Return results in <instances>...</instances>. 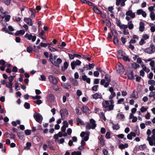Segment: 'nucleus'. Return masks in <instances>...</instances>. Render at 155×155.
I'll list each match as a JSON object with an SVG mask.
<instances>
[{
	"mask_svg": "<svg viewBox=\"0 0 155 155\" xmlns=\"http://www.w3.org/2000/svg\"><path fill=\"white\" fill-rule=\"evenodd\" d=\"M90 123H88L86 126V129L87 130H90L91 129H94L96 126L95 120L93 119H91L90 120Z\"/></svg>",
	"mask_w": 155,
	"mask_h": 155,
	"instance_id": "f257e3e1",
	"label": "nucleus"
},
{
	"mask_svg": "<svg viewBox=\"0 0 155 155\" xmlns=\"http://www.w3.org/2000/svg\"><path fill=\"white\" fill-rule=\"evenodd\" d=\"M144 51L149 54L153 53L155 51V47L153 44H151L149 47L145 49Z\"/></svg>",
	"mask_w": 155,
	"mask_h": 155,
	"instance_id": "f03ea898",
	"label": "nucleus"
},
{
	"mask_svg": "<svg viewBox=\"0 0 155 155\" xmlns=\"http://www.w3.org/2000/svg\"><path fill=\"white\" fill-rule=\"evenodd\" d=\"M33 117L37 122L40 124L41 123L43 118L41 115L39 113L35 112L34 114Z\"/></svg>",
	"mask_w": 155,
	"mask_h": 155,
	"instance_id": "7ed1b4c3",
	"label": "nucleus"
},
{
	"mask_svg": "<svg viewBox=\"0 0 155 155\" xmlns=\"http://www.w3.org/2000/svg\"><path fill=\"white\" fill-rule=\"evenodd\" d=\"M126 74L128 79L130 80L134 79V77L133 74V70L129 68H127L126 72Z\"/></svg>",
	"mask_w": 155,
	"mask_h": 155,
	"instance_id": "20e7f679",
	"label": "nucleus"
},
{
	"mask_svg": "<svg viewBox=\"0 0 155 155\" xmlns=\"http://www.w3.org/2000/svg\"><path fill=\"white\" fill-rule=\"evenodd\" d=\"M102 105L104 108V110L105 112L107 111H109L108 108L110 106V104L109 103V101L107 100L105 101L104 102L102 103Z\"/></svg>",
	"mask_w": 155,
	"mask_h": 155,
	"instance_id": "39448f33",
	"label": "nucleus"
},
{
	"mask_svg": "<svg viewBox=\"0 0 155 155\" xmlns=\"http://www.w3.org/2000/svg\"><path fill=\"white\" fill-rule=\"evenodd\" d=\"M116 69L117 72L119 73H123L124 71V67L121 64L116 66Z\"/></svg>",
	"mask_w": 155,
	"mask_h": 155,
	"instance_id": "423d86ee",
	"label": "nucleus"
},
{
	"mask_svg": "<svg viewBox=\"0 0 155 155\" xmlns=\"http://www.w3.org/2000/svg\"><path fill=\"white\" fill-rule=\"evenodd\" d=\"M50 82L53 84H58V81L55 76L52 75H50L48 77Z\"/></svg>",
	"mask_w": 155,
	"mask_h": 155,
	"instance_id": "0eeeda50",
	"label": "nucleus"
},
{
	"mask_svg": "<svg viewBox=\"0 0 155 155\" xmlns=\"http://www.w3.org/2000/svg\"><path fill=\"white\" fill-rule=\"evenodd\" d=\"M62 60L60 58H58L56 60V62L55 61H51V62L52 64H53L54 66L59 67V64H61L62 63Z\"/></svg>",
	"mask_w": 155,
	"mask_h": 155,
	"instance_id": "6e6552de",
	"label": "nucleus"
},
{
	"mask_svg": "<svg viewBox=\"0 0 155 155\" xmlns=\"http://www.w3.org/2000/svg\"><path fill=\"white\" fill-rule=\"evenodd\" d=\"M82 79L84 81H86L88 84H90L91 82V79L89 78H87V76L85 75L84 73H82Z\"/></svg>",
	"mask_w": 155,
	"mask_h": 155,
	"instance_id": "1a4fd4ad",
	"label": "nucleus"
},
{
	"mask_svg": "<svg viewBox=\"0 0 155 155\" xmlns=\"http://www.w3.org/2000/svg\"><path fill=\"white\" fill-rule=\"evenodd\" d=\"M81 110L82 112L85 114L90 113V109L86 106H83L81 108Z\"/></svg>",
	"mask_w": 155,
	"mask_h": 155,
	"instance_id": "9d476101",
	"label": "nucleus"
},
{
	"mask_svg": "<svg viewBox=\"0 0 155 155\" xmlns=\"http://www.w3.org/2000/svg\"><path fill=\"white\" fill-rule=\"evenodd\" d=\"M24 21L28 25L31 26L32 25L31 19L29 18H25Z\"/></svg>",
	"mask_w": 155,
	"mask_h": 155,
	"instance_id": "9b49d317",
	"label": "nucleus"
},
{
	"mask_svg": "<svg viewBox=\"0 0 155 155\" xmlns=\"http://www.w3.org/2000/svg\"><path fill=\"white\" fill-rule=\"evenodd\" d=\"M145 29L144 23L143 22L140 21L139 24V30L141 32L144 31Z\"/></svg>",
	"mask_w": 155,
	"mask_h": 155,
	"instance_id": "f8f14e48",
	"label": "nucleus"
},
{
	"mask_svg": "<svg viewBox=\"0 0 155 155\" xmlns=\"http://www.w3.org/2000/svg\"><path fill=\"white\" fill-rule=\"evenodd\" d=\"M93 10L97 14H102L101 12L99 9L96 6L94 5H93Z\"/></svg>",
	"mask_w": 155,
	"mask_h": 155,
	"instance_id": "ddd939ff",
	"label": "nucleus"
},
{
	"mask_svg": "<svg viewBox=\"0 0 155 155\" xmlns=\"http://www.w3.org/2000/svg\"><path fill=\"white\" fill-rule=\"evenodd\" d=\"M92 96L93 98L94 99H101L102 98V96L101 94L98 93H96Z\"/></svg>",
	"mask_w": 155,
	"mask_h": 155,
	"instance_id": "4468645a",
	"label": "nucleus"
},
{
	"mask_svg": "<svg viewBox=\"0 0 155 155\" xmlns=\"http://www.w3.org/2000/svg\"><path fill=\"white\" fill-rule=\"evenodd\" d=\"M68 63L67 61H65L64 63L63 66L61 67V70L62 71H64L68 68Z\"/></svg>",
	"mask_w": 155,
	"mask_h": 155,
	"instance_id": "2eb2a0df",
	"label": "nucleus"
},
{
	"mask_svg": "<svg viewBox=\"0 0 155 155\" xmlns=\"http://www.w3.org/2000/svg\"><path fill=\"white\" fill-rule=\"evenodd\" d=\"M110 106H109V108H108V110L109 111L112 110L114 109V105H113V104L114 103V101H113L112 99H110Z\"/></svg>",
	"mask_w": 155,
	"mask_h": 155,
	"instance_id": "dca6fc26",
	"label": "nucleus"
},
{
	"mask_svg": "<svg viewBox=\"0 0 155 155\" xmlns=\"http://www.w3.org/2000/svg\"><path fill=\"white\" fill-rule=\"evenodd\" d=\"M29 11L30 12L31 17L32 18H34L35 17V10L31 8H30L29 9Z\"/></svg>",
	"mask_w": 155,
	"mask_h": 155,
	"instance_id": "f3484780",
	"label": "nucleus"
},
{
	"mask_svg": "<svg viewBox=\"0 0 155 155\" xmlns=\"http://www.w3.org/2000/svg\"><path fill=\"white\" fill-rule=\"evenodd\" d=\"M117 57L118 59H122L123 56L122 51L121 50H120L117 52Z\"/></svg>",
	"mask_w": 155,
	"mask_h": 155,
	"instance_id": "a211bd4d",
	"label": "nucleus"
},
{
	"mask_svg": "<svg viewBox=\"0 0 155 155\" xmlns=\"http://www.w3.org/2000/svg\"><path fill=\"white\" fill-rule=\"evenodd\" d=\"M62 86L66 89H69L71 88V85L68 83H64L62 84Z\"/></svg>",
	"mask_w": 155,
	"mask_h": 155,
	"instance_id": "6ab92c4d",
	"label": "nucleus"
},
{
	"mask_svg": "<svg viewBox=\"0 0 155 155\" xmlns=\"http://www.w3.org/2000/svg\"><path fill=\"white\" fill-rule=\"evenodd\" d=\"M25 31L23 30H21L20 31H17L15 34V36H18L19 35H23L25 33Z\"/></svg>",
	"mask_w": 155,
	"mask_h": 155,
	"instance_id": "aec40b11",
	"label": "nucleus"
},
{
	"mask_svg": "<svg viewBox=\"0 0 155 155\" xmlns=\"http://www.w3.org/2000/svg\"><path fill=\"white\" fill-rule=\"evenodd\" d=\"M137 95V93L134 90L133 91L132 94L130 95V97L131 98H133L135 99H136L138 97Z\"/></svg>",
	"mask_w": 155,
	"mask_h": 155,
	"instance_id": "412c9836",
	"label": "nucleus"
},
{
	"mask_svg": "<svg viewBox=\"0 0 155 155\" xmlns=\"http://www.w3.org/2000/svg\"><path fill=\"white\" fill-rule=\"evenodd\" d=\"M53 89L56 91H58L60 90V88L57 85V84H54L52 85Z\"/></svg>",
	"mask_w": 155,
	"mask_h": 155,
	"instance_id": "4be33fe9",
	"label": "nucleus"
},
{
	"mask_svg": "<svg viewBox=\"0 0 155 155\" xmlns=\"http://www.w3.org/2000/svg\"><path fill=\"white\" fill-rule=\"evenodd\" d=\"M83 56V58L84 59L88 61H90L91 60V56L89 55H82Z\"/></svg>",
	"mask_w": 155,
	"mask_h": 155,
	"instance_id": "5701e85b",
	"label": "nucleus"
},
{
	"mask_svg": "<svg viewBox=\"0 0 155 155\" xmlns=\"http://www.w3.org/2000/svg\"><path fill=\"white\" fill-rule=\"evenodd\" d=\"M128 146V145L127 143H125L124 144H121L119 146V148L120 149H124L125 148H127Z\"/></svg>",
	"mask_w": 155,
	"mask_h": 155,
	"instance_id": "b1692460",
	"label": "nucleus"
},
{
	"mask_svg": "<svg viewBox=\"0 0 155 155\" xmlns=\"http://www.w3.org/2000/svg\"><path fill=\"white\" fill-rule=\"evenodd\" d=\"M105 81H106L108 82H110L111 81V76L108 74H106L105 76Z\"/></svg>",
	"mask_w": 155,
	"mask_h": 155,
	"instance_id": "393cba45",
	"label": "nucleus"
},
{
	"mask_svg": "<svg viewBox=\"0 0 155 155\" xmlns=\"http://www.w3.org/2000/svg\"><path fill=\"white\" fill-rule=\"evenodd\" d=\"M110 31L112 33L113 35L115 36H117V33L116 30H115L114 28H110Z\"/></svg>",
	"mask_w": 155,
	"mask_h": 155,
	"instance_id": "a878e982",
	"label": "nucleus"
},
{
	"mask_svg": "<svg viewBox=\"0 0 155 155\" xmlns=\"http://www.w3.org/2000/svg\"><path fill=\"white\" fill-rule=\"evenodd\" d=\"M103 136L101 135V137L99 138V140L100 141V142L101 144L103 146L104 145V142L105 141L103 137Z\"/></svg>",
	"mask_w": 155,
	"mask_h": 155,
	"instance_id": "bb28decb",
	"label": "nucleus"
},
{
	"mask_svg": "<svg viewBox=\"0 0 155 155\" xmlns=\"http://www.w3.org/2000/svg\"><path fill=\"white\" fill-rule=\"evenodd\" d=\"M115 19L117 25L119 28H120V27H121V26L122 25V24L121 23L120 20L118 19L117 18H116Z\"/></svg>",
	"mask_w": 155,
	"mask_h": 155,
	"instance_id": "cd10ccee",
	"label": "nucleus"
},
{
	"mask_svg": "<svg viewBox=\"0 0 155 155\" xmlns=\"http://www.w3.org/2000/svg\"><path fill=\"white\" fill-rule=\"evenodd\" d=\"M150 17L152 21H154L155 20V15L153 12H151L150 14Z\"/></svg>",
	"mask_w": 155,
	"mask_h": 155,
	"instance_id": "c85d7f7f",
	"label": "nucleus"
},
{
	"mask_svg": "<svg viewBox=\"0 0 155 155\" xmlns=\"http://www.w3.org/2000/svg\"><path fill=\"white\" fill-rule=\"evenodd\" d=\"M131 66L135 69H137L140 67V65L137 64L136 63H132L131 64Z\"/></svg>",
	"mask_w": 155,
	"mask_h": 155,
	"instance_id": "c756f323",
	"label": "nucleus"
},
{
	"mask_svg": "<svg viewBox=\"0 0 155 155\" xmlns=\"http://www.w3.org/2000/svg\"><path fill=\"white\" fill-rule=\"evenodd\" d=\"M113 42L116 45H119V40L117 38V36H114L113 39Z\"/></svg>",
	"mask_w": 155,
	"mask_h": 155,
	"instance_id": "7c9ffc66",
	"label": "nucleus"
},
{
	"mask_svg": "<svg viewBox=\"0 0 155 155\" xmlns=\"http://www.w3.org/2000/svg\"><path fill=\"white\" fill-rule=\"evenodd\" d=\"M26 50L27 52L29 53H31L33 51V48L30 45L27 48Z\"/></svg>",
	"mask_w": 155,
	"mask_h": 155,
	"instance_id": "2f4dec72",
	"label": "nucleus"
},
{
	"mask_svg": "<svg viewBox=\"0 0 155 155\" xmlns=\"http://www.w3.org/2000/svg\"><path fill=\"white\" fill-rule=\"evenodd\" d=\"M25 38H27L29 40H31V38L32 37V35L31 34H29L28 33H26L24 36Z\"/></svg>",
	"mask_w": 155,
	"mask_h": 155,
	"instance_id": "473e14b6",
	"label": "nucleus"
},
{
	"mask_svg": "<svg viewBox=\"0 0 155 155\" xmlns=\"http://www.w3.org/2000/svg\"><path fill=\"white\" fill-rule=\"evenodd\" d=\"M71 82L74 86H77L78 85V82L74 78H72Z\"/></svg>",
	"mask_w": 155,
	"mask_h": 155,
	"instance_id": "72a5a7b5",
	"label": "nucleus"
},
{
	"mask_svg": "<svg viewBox=\"0 0 155 155\" xmlns=\"http://www.w3.org/2000/svg\"><path fill=\"white\" fill-rule=\"evenodd\" d=\"M112 127L114 130H118L120 127L118 124H113Z\"/></svg>",
	"mask_w": 155,
	"mask_h": 155,
	"instance_id": "f704fd0d",
	"label": "nucleus"
},
{
	"mask_svg": "<svg viewBox=\"0 0 155 155\" xmlns=\"http://www.w3.org/2000/svg\"><path fill=\"white\" fill-rule=\"evenodd\" d=\"M149 96L150 97H153V99L155 100V92H151L149 95Z\"/></svg>",
	"mask_w": 155,
	"mask_h": 155,
	"instance_id": "c9c22d12",
	"label": "nucleus"
},
{
	"mask_svg": "<svg viewBox=\"0 0 155 155\" xmlns=\"http://www.w3.org/2000/svg\"><path fill=\"white\" fill-rule=\"evenodd\" d=\"M105 22L107 24V26L109 28H110L111 26V24L110 21L107 19L105 20Z\"/></svg>",
	"mask_w": 155,
	"mask_h": 155,
	"instance_id": "e433bc0d",
	"label": "nucleus"
},
{
	"mask_svg": "<svg viewBox=\"0 0 155 155\" xmlns=\"http://www.w3.org/2000/svg\"><path fill=\"white\" fill-rule=\"evenodd\" d=\"M94 66H95L94 64L93 63H92V64L89 63L88 64L86 65V66H88L89 70L91 69V68H92V69L93 68H94Z\"/></svg>",
	"mask_w": 155,
	"mask_h": 155,
	"instance_id": "4c0bfd02",
	"label": "nucleus"
},
{
	"mask_svg": "<svg viewBox=\"0 0 155 155\" xmlns=\"http://www.w3.org/2000/svg\"><path fill=\"white\" fill-rule=\"evenodd\" d=\"M15 77V76H11L8 77V79L9 82L12 83V81L14 79V78Z\"/></svg>",
	"mask_w": 155,
	"mask_h": 155,
	"instance_id": "58836bf2",
	"label": "nucleus"
},
{
	"mask_svg": "<svg viewBox=\"0 0 155 155\" xmlns=\"http://www.w3.org/2000/svg\"><path fill=\"white\" fill-rule=\"evenodd\" d=\"M98 87L99 86L98 85H95L92 87V90L97 91L98 90Z\"/></svg>",
	"mask_w": 155,
	"mask_h": 155,
	"instance_id": "ea45409f",
	"label": "nucleus"
},
{
	"mask_svg": "<svg viewBox=\"0 0 155 155\" xmlns=\"http://www.w3.org/2000/svg\"><path fill=\"white\" fill-rule=\"evenodd\" d=\"M48 146L49 147V148L50 149V150H54V147L52 146V144L50 143V142L48 141Z\"/></svg>",
	"mask_w": 155,
	"mask_h": 155,
	"instance_id": "a19ab883",
	"label": "nucleus"
},
{
	"mask_svg": "<svg viewBox=\"0 0 155 155\" xmlns=\"http://www.w3.org/2000/svg\"><path fill=\"white\" fill-rule=\"evenodd\" d=\"M12 83H11L10 82H6L5 84V86L8 88H10V87H12Z\"/></svg>",
	"mask_w": 155,
	"mask_h": 155,
	"instance_id": "79ce46f5",
	"label": "nucleus"
},
{
	"mask_svg": "<svg viewBox=\"0 0 155 155\" xmlns=\"http://www.w3.org/2000/svg\"><path fill=\"white\" fill-rule=\"evenodd\" d=\"M71 68L72 70H74L75 68V66H76V64L75 63V61H73L71 63Z\"/></svg>",
	"mask_w": 155,
	"mask_h": 155,
	"instance_id": "37998d69",
	"label": "nucleus"
},
{
	"mask_svg": "<svg viewBox=\"0 0 155 155\" xmlns=\"http://www.w3.org/2000/svg\"><path fill=\"white\" fill-rule=\"evenodd\" d=\"M24 107L26 109H29L30 108V104L29 103L26 102L24 104Z\"/></svg>",
	"mask_w": 155,
	"mask_h": 155,
	"instance_id": "c03bdc74",
	"label": "nucleus"
},
{
	"mask_svg": "<svg viewBox=\"0 0 155 155\" xmlns=\"http://www.w3.org/2000/svg\"><path fill=\"white\" fill-rule=\"evenodd\" d=\"M2 2L7 5H9L10 4L11 0H2Z\"/></svg>",
	"mask_w": 155,
	"mask_h": 155,
	"instance_id": "a18cd8bd",
	"label": "nucleus"
},
{
	"mask_svg": "<svg viewBox=\"0 0 155 155\" xmlns=\"http://www.w3.org/2000/svg\"><path fill=\"white\" fill-rule=\"evenodd\" d=\"M26 146L25 147V149L28 150L30 149V147L31 146V144L30 142H28L26 144Z\"/></svg>",
	"mask_w": 155,
	"mask_h": 155,
	"instance_id": "49530a36",
	"label": "nucleus"
},
{
	"mask_svg": "<svg viewBox=\"0 0 155 155\" xmlns=\"http://www.w3.org/2000/svg\"><path fill=\"white\" fill-rule=\"evenodd\" d=\"M116 96L115 93L114 92H113L112 93H111V94L109 97V99H112L115 97Z\"/></svg>",
	"mask_w": 155,
	"mask_h": 155,
	"instance_id": "de8ad7c7",
	"label": "nucleus"
},
{
	"mask_svg": "<svg viewBox=\"0 0 155 155\" xmlns=\"http://www.w3.org/2000/svg\"><path fill=\"white\" fill-rule=\"evenodd\" d=\"M150 66L152 67L151 70H153V68L155 66V62L153 60L150 63Z\"/></svg>",
	"mask_w": 155,
	"mask_h": 155,
	"instance_id": "09e8293b",
	"label": "nucleus"
},
{
	"mask_svg": "<svg viewBox=\"0 0 155 155\" xmlns=\"http://www.w3.org/2000/svg\"><path fill=\"white\" fill-rule=\"evenodd\" d=\"M146 148V145L145 144L140 145L139 146V149L141 150H144Z\"/></svg>",
	"mask_w": 155,
	"mask_h": 155,
	"instance_id": "8fccbe9b",
	"label": "nucleus"
},
{
	"mask_svg": "<svg viewBox=\"0 0 155 155\" xmlns=\"http://www.w3.org/2000/svg\"><path fill=\"white\" fill-rule=\"evenodd\" d=\"M111 134L110 132L107 131L105 137L107 139H110V138Z\"/></svg>",
	"mask_w": 155,
	"mask_h": 155,
	"instance_id": "3c124183",
	"label": "nucleus"
},
{
	"mask_svg": "<svg viewBox=\"0 0 155 155\" xmlns=\"http://www.w3.org/2000/svg\"><path fill=\"white\" fill-rule=\"evenodd\" d=\"M148 84L152 85H155V81L154 80H150L148 81Z\"/></svg>",
	"mask_w": 155,
	"mask_h": 155,
	"instance_id": "603ef678",
	"label": "nucleus"
},
{
	"mask_svg": "<svg viewBox=\"0 0 155 155\" xmlns=\"http://www.w3.org/2000/svg\"><path fill=\"white\" fill-rule=\"evenodd\" d=\"M123 60L125 61H128L130 62V59L127 56H123L122 58Z\"/></svg>",
	"mask_w": 155,
	"mask_h": 155,
	"instance_id": "864d4df0",
	"label": "nucleus"
},
{
	"mask_svg": "<svg viewBox=\"0 0 155 155\" xmlns=\"http://www.w3.org/2000/svg\"><path fill=\"white\" fill-rule=\"evenodd\" d=\"M25 133L26 135H29L31 134V130H29L27 129L25 130Z\"/></svg>",
	"mask_w": 155,
	"mask_h": 155,
	"instance_id": "5fc2aeb1",
	"label": "nucleus"
},
{
	"mask_svg": "<svg viewBox=\"0 0 155 155\" xmlns=\"http://www.w3.org/2000/svg\"><path fill=\"white\" fill-rule=\"evenodd\" d=\"M48 49L50 50L51 51H57L58 50L55 49L53 47H52L50 46H48Z\"/></svg>",
	"mask_w": 155,
	"mask_h": 155,
	"instance_id": "6e6d98bb",
	"label": "nucleus"
},
{
	"mask_svg": "<svg viewBox=\"0 0 155 155\" xmlns=\"http://www.w3.org/2000/svg\"><path fill=\"white\" fill-rule=\"evenodd\" d=\"M31 97L34 100L36 99L39 100L41 98V96H40L37 95L35 96V97L32 96Z\"/></svg>",
	"mask_w": 155,
	"mask_h": 155,
	"instance_id": "4d7b16f0",
	"label": "nucleus"
},
{
	"mask_svg": "<svg viewBox=\"0 0 155 155\" xmlns=\"http://www.w3.org/2000/svg\"><path fill=\"white\" fill-rule=\"evenodd\" d=\"M48 97L50 99L51 101H53L54 99V96L52 94H49Z\"/></svg>",
	"mask_w": 155,
	"mask_h": 155,
	"instance_id": "13d9d810",
	"label": "nucleus"
},
{
	"mask_svg": "<svg viewBox=\"0 0 155 155\" xmlns=\"http://www.w3.org/2000/svg\"><path fill=\"white\" fill-rule=\"evenodd\" d=\"M34 102L38 105H40L42 103V101L40 100H37L36 101H34Z\"/></svg>",
	"mask_w": 155,
	"mask_h": 155,
	"instance_id": "bf43d9fd",
	"label": "nucleus"
},
{
	"mask_svg": "<svg viewBox=\"0 0 155 155\" xmlns=\"http://www.w3.org/2000/svg\"><path fill=\"white\" fill-rule=\"evenodd\" d=\"M11 16L9 15H6L5 17V20L6 21H8L10 19Z\"/></svg>",
	"mask_w": 155,
	"mask_h": 155,
	"instance_id": "052dcab7",
	"label": "nucleus"
},
{
	"mask_svg": "<svg viewBox=\"0 0 155 155\" xmlns=\"http://www.w3.org/2000/svg\"><path fill=\"white\" fill-rule=\"evenodd\" d=\"M135 76L136 77V81L139 82H140L141 78L140 77L138 76L137 75H135Z\"/></svg>",
	"mask_w": 155,
	"mask_h": 155,
	"instance_id": "680f3d73",
	"label": "nucleus"
},
{
	"mask_svg": "<svg viewBox=\"0 0 155 155\" xmlns=\"http://www.w3.org/2000/svg\"><path fill=\"white\" fill-rule=\"evenodd\" d=\"M141 112L143 113L144 112L146 111L147 110V108H145L144 106H142L140 108Z\"/></svg>",
	"mask_w": 155,
	"mask_h": 155,
	"instance_id": "e2e57ef3",
	"label": "nucleus"
},
{
	"mask_svg": "<svg viewBox=\"0 0 155 155\" xmlns=\"http://www.w3.org/2000/svg\"><path fill=\"white\" fill-rule=\"evenodd\" d=\"M75 110L77 114L78 115H81V113L79 112V110L78 108L76 107L75 109Z\"/></svg>",
	"mask_w": 155,
	"mask_h": 155,
	"instance_id": "0e129e2a",
	"label": "nucleus"
},
{
	"mask_svg": "<svg viewBox=\"0 0 155 155\" xmlns=\"http://www.w3.org/2000/svg\"><path fill=\"white\" fill-rule=\"evenodd\" d=\"M103 153L104 155H108V151L106 149H104L103 150Z\"/></svg>",
	"mask_w": 155,
	"mask_h": 155,
	"instance_id": "69168bd1",
	"label": "nucleus"
},
{
	"mask_svg": "<svg viewBox=\"0 0 155 155\" xmlns=\"http://www.w3.org/2000/svg\"><path fill=\"white\" fill-rule=\"evenodd\" d=\"M48 45V44L47 43H44L43 42H41L40 44V46L41 47H47Z\"/></svg>",
	"mask_w": 155,
	"mask_h": 155,
	"instance_id": "338daca9",
	"label": "nucleus"
},
{
	"mask_svg": "<svg viewBox=\"0 0 155 155\" xmlns=\"http://www.w3.org/2000/svg\"><path fill=\"white\" fill-rule=\"evenodd\" d=\"M93 74L94 77H98L99 75V73L97 71H95L94 72Z\"/></svg>",
	"mask_w": 155,
	"mask_h": 155,
	"instance_id": "774afa93",
	"label": "nucleus"
}]
</instances>
